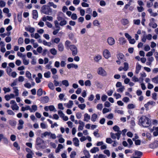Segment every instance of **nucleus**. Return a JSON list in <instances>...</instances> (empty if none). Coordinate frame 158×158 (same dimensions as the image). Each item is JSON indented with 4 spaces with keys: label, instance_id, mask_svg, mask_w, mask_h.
<instances>
[{
    "label": "nucleus",
    "instance_id": "obj_1",
    "mask_svg": "<svg viewBox=\"0 0 158 158\" xmlns=\"http://www.w3.org/2000/svg\"><path fill=\"white\" fill-rule=\"evenodd\" d=\"M139 124L143 127H147L151 125V121L148 117L143 115L139 120Z\"/></svg>",
    "mask_w": 158,
    "mask_h": 158
},
{
    "label": "nucleus",
    "instance_id": "obj_2",
    "mask_svg": "<svg viewBox=\"0 0 158 158\" xmlns=\"http://www.w3.org/2000/svg\"><path fill=\"white\" fill-rule=\"evenodd\" d=\"M44 142L40 137H37L36 140L35 148L37 150L40 149H44L45 148L44 146Z\"/></svg>",
    "mask_w": 158,
    "mask_h": 158
},
{
    "label": "nucleus",
    "instance_id": "obj_3",
    "mask_svg": "<svg viewBox=\"0 0 158 158\" xmlns=\"http://www.w3.org/2000/svg\"><path fill=\"white\" fill-rule=\"evenodd\" d=\"M41 12L44 14L49 15L52 13V9L49 6L47 5H45L42 7Z\"/></svg>",
    "mask_w": 158,
    "mask_h": 158
},
{
    "label": "nucleus",
    "instance_id": "obj_4",
    "mask_svg": "<svg viewBox=\"0 0 158 158\" xmlns=\"http://www.w3.org/2000/svg\"><path fill=\"white\" fill-rule=\"evenodd\" d=\"M69 48L72 52V55L75 56L77 54L78 50L75 45L73 44L71 45Z\"/></svg>",
    "mask_w": 158,
    "mask_h": 158
},
{
    "label": "nucleus",
    "instance_id": "obj_5",
    "mask_svg": "<svg viewBox=\"0 0 158 158\" xmlns=\"http://www.w3.org/2000/svg\"><path fill=\"white\" fill-rule=\"evenodd\" d=\"M97 73L98 74L103 77L106 76L107 75L106 72L102 67H100L98 69Z\"/></svg>",
    "mask_w": 158,
    "mask_h": 158
},
{
    "label": "nucleus",
    "instance_id": "obj_6",
    "mask_svg": "<svg viewBox=\"0 0 158 158\" xmlns=\"http://www.w3.org/2000/svg\"><path fill=\"white\" fill-rule=\"evenodd\" d=\"M103 56L106 59H108L111 57V54L107 49H104L103 52Z\"/></svg>",
    "mask_w": 158,
    "mask_h": 158
},
{
    "label": "nucleus",
    "instance_id": "obj_7",
    "mask_svg": "<svg viewBox=\"0 0 158 158\" xmlns=\"http://www.w3.org/2000/svg\"><path fill=\"white\" fill-rule=\"evenodd\" d=\"M152 37V35L151 34L147 35H144L142 38L141 40L143 42L145 43L147 39L149 40H151Z\"/></svg>",
    "mask_w": 158,
    "mask_h": 158
},
{
    "label": "nucleus",
    "instance_id": "obj_8",
    "mask_svg": "<svg viewBox=\"0 0 158 158\" xmlns=\"http://www.w3.org/2000/svg\"><path fill=\"white\" fill-rule=\"evenodd\" d=\"M107 41L108 44L110 46L113 45L115 43L114 39L111 37H108L107 39Z\"/></svg>",
    "mask_w": 158,
    "mask_h": 158
},
{
    "label": "nucleus",
    "instance_id": "obj_9",
    "mask_svg": "<svg viewBox=\"0 0 158 158\" xmlns=\"http://www.w3.org/2000/svg\"><path fill=\"white\" fill-rule=\"evenodd\" d=\"M79 125L78 127V131H82L85 126V123L82 121L79 120L78 121Z\"/></svg>",
    "mask_w": 158,
    "mask_h": 158
},
{
    "label": "nucleus",
    "instance_id": "obj_10",
    "mask_svg": "<svg viewBox=\"0 0 158 158\" xmlns=\"http://www.w3.org/2000/svg\"><path fill=\"white\" fill-rule=\"evenodd\" d=\"M155 104V102L153 101H150L148 102L147 103L145 104L144 107L146 108V110H148L149 109V106L151 105L154 106Z\"/></svg>",
    "mask_w": 158,
    "mask_h": 158
},
{
    "label": "nucleus",
    "instance_id": "obj_11",
    "mask_svg": "<svg viewBox=\"0 0 158 158\" xmlns=\"http://www.w3.org/2000/svg\"><path fill=\"white\" fill-rule=\"evenodd\" d=\"M24 121L22 119H20L19 120V126L17 127V129L18 130H20L23 128V124Z\"/></svg>",
    "mask_w": 158,
    "mask_h": 158
},
{
    "label": "nucleus",
    "instance_id": "obj_12",
    "mask_svg": "<svg viewBox=\"0 0 158 158\" xmlns=\"http://www.w3.org/2000/svg\"><path fill=\"white\" fill-rule=\"evenodd\" d=\"M41 102L44 103H48L49 101V98L47 96L41 97Z\"/></svg>",
    "mask_w": 158,
    "mask_h": 158
},
{
    "label": "nucleus",
    "instance_id": "obj_13",
    "mask_svg": "<svg viewBox=\"0 0 158 158\" xmlns=\"http://www.w3.org/2000/svg\"><path fill=\"white\" fill-rule=\"evenodd\" d=\"M90 118V116L87 113H85L84 115V121L88 122Z\"/></svg>",
    "mask_w": 158,
    "mask_h": 158
},
{
    "label": "nucleus",
    "instance_id": "obj_14",
    "mask_svg": "<svg viewBox=\"0 0 158 158\" xmlns=\"http://www.w3.org/2000/svg\"><path fill=\"white\" fill-rule=\"evenodd\" d=\"M67 67L68 69H70L71 68H74L75 69H77L78 68V66L77 64L71 63L67 65Z\"/></svg>",
    "mask_w": 158,
    "mask_h": 158
},
{
    "label": "nucleus",
    "instance_id": "obj_15",
    "mask_svg": "<svg viewBox=\"0 0 158 158\" xmlns=\"http://www.w3.org/2000/svg\"><path fill=\"white\" fill-rule=\"evenodd\" d=\"M117 57L118 60H121L122 62H123L124 60L125 61L124 59V56L122 53H120L117 55Z\"/></svg>",
    "mask_w": 158,
    "mask_h": 158
},
{
    "label": "nucleus",
    "instance_id": "obj_16",
    "mask_svg": "<svg viewBox=\"0 0 158 158\" xmlns=\"http://www.w3.org/2000/svg\"><path fill=\"white\" fill-rule=\"evenodd\" d=\"M73 141L74 145L76 147H78L79 145V141L78 139L76 137H75L73 139Z\"/></svg>",
    "mask_w": 158,
    "mask_h": 158
},
{
    "label": "nucleus",
    "instance_id": "obj_17",
    "mask_svg": "<svg viewBox=\"0 0 158 158\" xmlns=\"http://www.w3.org/2000/svg\"><path fill=\"white\" fill-rule=\"evenodd\" d=\"M152 131H154L153 135L155 136H156L158 135V127H153L152 129Z\"/></svg>",
    "mask_w": 158,
    "mask_h": 158
},
{
    "label": "nucleus",
    "instance_id": "obj_18",
    "mask_svg": "<svg viewBox=\"0 0 158 158\" xmlns=\"http://www.w3.org/2000/svg\"><path fill=\"white\" fill-rule=\"evenodd\" d=\"M119 44L122 45L124 44L127 42V40L125 39L123 37L119 38Z\"/></svg>",
    "mask_w": 158,
    "mask_h": 158
},
{
    "label": "nucleus",
    "instance_id": "obj_19",
    "mask_svg": "<svg viewBox=\"0 0 158 158\" xmlns=\"http://www.w3.org/2000/svg\"><path fill=\"white\" fill-rule=\"evenodd\" d=\"M102 59V56L100 54L96 55L94 58V60L96 62H98Z\"/></svg>",
    "mask_w": 158,
    "mask_h": 158
},
{
    "label": "nucleus",
    "instance_id": "obj_20",
    "mask_svg": "<svg viewBox=\"0 0 158 158\" xmlns=\"http://www.w3.org/2000/svg\"><path fill=\"white\" fill-rule=\"evenodd\" d=\"M141 68V66L138 63H137L136 64V69L135 72L136 74H138Z\"/></svg>",
    "mask_w": 158,
    "mask_h": 158
},
{
    "label": "nucleus",
    "instance_id": "obj_21",
    "mask_svg": "<svg viewBox=\"0 0 158 158\" xmlns=\"http://www.w3.org/2000/svg\"><path fill=\"white\" fill-rule=\"evenodd\" d=\"M60 116L62 118L63 120L65 121L68 120V117L65 116V114L62 112L60 111Z\"/></svg>",
    "mask_w": 158,
    "mask_h": 158
},
{
    "label": "nucleus",
    "instance_id": "obj_22",
    "mask_svg": "<svg viewBox=\"0 0 158 158\" xmlns=\"http://www.w3.org/2000/svg\"><path fill=\"white\" fill-rule=\"evenodd\" d=\"M33 18L36 19L38 17V14L36 10H33L32 11Z\"/></svg>",
    "mask_w": 158,
    "mask_h": 158
},
{
    "label": "nucleus",
    "instance_id": "obj_23",
    "mask_svg": "<svg viewBox=\"0 0 158 158\" xmlns=\"http://www.w3.org/2000/svg\"><path fill=\"white\" fill-rule=\"evenodd\" d=\"M148 11L150 14L151 16L153 17H156L158 15V14L157 13H153V12L151 8H149L148 9Z\"/></svg>",
    "mask_w": 158,
    "mask_h": 158
},
{
    "label": "nucleus",
    "instance_id": "obj_24",
    "mask_svg": "<svg viewBox=\"0 0 158 158\" xmlns=\"http://www.w3.org/2000/svg\"><path fill=\"white\" fill-rule=\"evenodd\" d=\"M121 23L124 26L128 25L129 23V20L127 19H123L121 20Z\"/></svg>",
    "mask_w": 158,
    "mask_h": 158
},
{
    "label": "nucleus",
    "instance_id": "obj_25",
    "mask_svg": "<svg viewBox=\"0 0 158 158\" xmlns=\"http://www.w3.org/2000/svg\"><path fill=\"white\" fill-rule=\"evenodd\" d=\"M25 30L27 31H29L31 33H33L35 31V28L33 27H26L25 28Z\"/></svg>",
    "mask_w": 158,
    "mask_h": 158
},
{
    "label": "nucleus",
    "instance_id": "obj_26",
    "mask_svg": "<svg viewBox=\"0 0 158 158\" xmlns=\"http://www.w3.org/2000/svg\"><path fill=\"white\" fill-rule=\"evenodd\" d=\"M0 45L2 46L1 48V51L3 53L5 52L6 50L5 48L4 47L5 46L4 42L1 41L0 43Z\"/></svg>",
    "mask_w": 158,
    "mask_h": 158
},
{
    "label": "nucleus",
    "instance_id": "obj_27",
    "mask_svg": "<svg viewBox=\"0 0 158 158\" xmlns=\"http://www.w3.org/2000/svg\"><path fill=\"white\" fill-rule=\"evenodd\" d=\"M99 151V149L97 147H94L92 148L90 152L92 153H95Z\"/></svg>",
    "mask_w": 158,
    "mask_h": 158
},
{
    "label": "nucleus",
    "instance_id": "obj_28",
    "mask_svg": "<svg viewBox=\"0 0 158 158\" xmlns=\"http://www.w3.org/2000/svg\"><path fill=\"white\" fill-rule=\"evenodd\" d=\"M73 104V102L72 101L70 100L69 101V102L66 104V106L68 108H70L72 107Z\"/></svg>",
    "mask_w": 158,
    "mask_h": 158
},
{
    "label": "nucleus",
    "instance_id": "obj_29",
    "mask_svg": "<svg viewBox=\"0 0 158 158\" xmlns=\"http://www.w3.org/2000/svg\"><path fill=\"white\" fill-rule=\"evenodd\" d=\"M152 82L156 84H158V75L152 79Z\"/></svg>",
    "mask_w": 158,
    "mask_h": 158
},
{
    "label": "nucleus",
    "instance_id": "obj_30",
    "mask_svg": "<svg viewBox=\"0 0 158 158\" xmlns=\"http://www.w3.org/2000/svg\"><path fill=\"white\" fill-rule=\"evenodd\" d=\"M61 84L65 87H68L69 85V82L67 80H64L61 82Z\"/></svg>",
    "mask_w": 158,
    "mask_h": 158
},
{
    "label": "nucleus",
    "instance_id": "obj_31",
    "mask_svg": "<svg viewBox=\"0 0 158 158\" xmlns=\"http://www.w3.org/2000/svg\"><path fill=\"white\" fill-rule=\"evenodd\" d=\"M98 118V115L96 114H93L91 116V120L93 122H95Z\"/></svg>",
    "mask_w": 158,
    "mask_h": 158
},
{
    "label": "nucleus",
    "instance_id": "obj_32",
    "mask_svg": "<svg viewBox=\"0 0 158 158\" xmlns=\"http://www.w3.org/2000/svg\"><path fill=\"white\" fill-rule=\"evenodd\" d=\"M23 39L22 37L19 38L18 40V44L19 45H21L23 43Z\"/></svg>",
    "mask_w": 158,
    "mask_h": 158
},
{
    "label": "nucleus",
    "instance_id": "obj_33",
    "mask_svg": "<svg viewBox=\"0 0 158 158\" xmlns=\"http://www.w3.org/2000/svg\"><path fill=\"white\" fill-rule=\"evenodd\" d=\"M95 84L97 87L98 88L101 89L102 87V85L99 82L96 81L95 82Z\"/></svg>",
    "mask_w": 158,
    "mask_h": 158
},
{
    "label": "nucleus",
    "instance_id": "obj_34",
    "mask_svg": "<svg viewBox=\"0 0 158 158\" xmlns=\"http://www.w3.org/2000/svg\"><path fill=\"white\" fill-rule=\"evenodd\" d=\"M78 107L81 110H84L85 108L86 105L85 104H80L78 105Z\"/></svg>",
    "mask_w": 158,
    "mask_h": 158
},
{
    "label": "nucleus",
    "instance_id": "obj_35",
    "mask_svg": "<svg viewBox=\"0 0 158 158\" xmlns=\"http://www.w3.org/2000/svg\"><path fill=\"white\" fill-rule=\"evenodd\" d=\"M135 107V106L133 104H129L127 105V108L128 109H134Z\"/></svg>",
    "mask_w": 158,
    "mask_h": 158
},
{
    "label": "nucleus",
    "instance_id": "obj_36",
    "mask_svg": "<svg viewBox=\"0 0 158 158\" xmlns=\"http://www.w3.org/2000/svg\"><path fill=\"white\" fill-rule=\"evenodd\" d=\"M43 90L41 88L39 89L37 91V95L39 96H41L43 94Z\"/></svg>",
    "mask_w": 158,
    "mask_h": 158
},
{
    "label": "nucleus",
    "instance_id": "obj_37",
    "mask_svg": "<svg viewBox=\"0 0 158 158\" xmlns=\"http://www.w3.org/2000/svg\"><path fill=\"white\" fill-rule=\"evenodd\" d=\"M84 84L86 86H88L89 87H90L91 85V81L89 80H87L85 82Z\"/></svg>",
    "mask_w": 158,
    "mask_h": 158
},
{
    "label": "nucleus",
    "instance_id": "obj_38",
    "mask_svg": "<svg viewBox=\"0 0 158 158\" xmlns=\"http://www.w3.org/2000/svg\"><path fill=\"white\" fill-rule=\"evenodd\" d=\"M67 24V21L64 19H61L60 22V25L63 26Z\"/></svg>",
    "mask_w": 158,
    "mask_h": 158
},
{
    "label": "nucleus",
    "instance_id": "obj_39",
    "mask_svg": "<svg viewBox=\"0 0 158 158\" xmlns=\"http://www.w3.org/2000/svg\"><path fill=\"white\" fill-rule=\"evenodd\" d=\"M48 87L52 90H53L54 89L55 87L54 85L52 82H49L48 85Z\"/></svg>",
    "mask_w": 158,
    "mask_h": 158
},
{
    "label": "nucleus",
    "instance_id": "obj_40",
    "mask_svg": "<svg viewBox=\"0 0 158 158\" xmlns=\"http://www.w3.org/2000/svg\"><path fill=\"white\" fill-rule=\"evenodd\" d=\"M17 19L18 21L20 23L22 21V15L21 14L18 13L17 14Z\"/></svg>",
    "mask_w": 158,
    "mask_h": 158
},
{
    "label": "nucleus",
    "instance_id": "obj_41",
    "mask_svg": "<svg viewBox=\"0 0 158 158\" xmlns=\"http://www.w3.org/2000/svg\"><path fill=\"white\" fill-rule=\"evenodd\" d=\"M124 67H123L124 70V71H127L129 68L128 63L127 62H124Z\"/></svg>",
    "mask_w": 158,
    "mask_h": 158
},
{
    "label": "nucleus",
    "instance_id": "obj_42",
    "mask_svg": "<svg viewBox=\"0 0 158 158\" xmlns=\"http://www.w3.org/2000/svg\"><path fill=\"white\" fill-rule=\"evenodd\" d=\"M85 155V156L89 158L90 156V155L89 152L87 150H84L83 151Z\"/></svg>",
    "mask_w": 158,
    "mask_h": 158
},
{
    "label": "nucleus",
    "instance_id": "obj_43",
    "mask_svg": "<svg viewBox=\"0 0 158 158\" xmlns=\"http://www.w3.org/2000/svg\"><path fill=\"white\" fill-rule=\"evenodd\" d=\"M132 80L134 82H137L139 81V79L136 76H134L133 77H132Z\"/></svg>",
    "mask_w": 158,
    "mask_h": 158
},
{
    "label": "nucleus",
    "instance_id": "obj_44",
    "mask_svg": "<svg viewBox=\"0 0 158 158\" xmlns=\"http://www.w3.org/2000/svg\"><path fill=\"white\" fill-rule=\"evenodd\" d=\"M113 96L114 97H115L116 99H117L120 98L121 97V96L120 94L118 93H115L114 94Z\"/></svg>",
    "mask_w": 158,
    "mask_h": 158
},
{
    "label": "nucleus",
    "instance_id": "obj_45",
    "mask_svg": "<svg viewBox=\"0 0 158 158\" xmlns=\"http://www.w3.org/2000/svg\"><path fill=\"white\" fill-rule=\"evenodd\" d=\"M26 77L28 78L29 79H31V74L28 71H27L26 73Z\"/></svg>",
    "mask_w": 158,
    "mask_h": 158
},
{
    "label": "nucleus",
    "instance_id": "obj_46",
    "mask_svg": "<svg viewBox=\"0 0 158 158\" xmlns=\"http://www.w3.org/2000/svg\"><path fill=\"white\" fill-rule=\"evenodd\" d=\"M51 41L52 43H58L59 42V38H55L54 39H52L51 40Z\"/></svg>",
    "mask_w": 158,
    "mask_h": 158
},
{
    "label": "nucleus",
    "instance_id": "obj_47",
    "mask_svg": "<svg viewBox=\"0 0 158 158\" xmlns=\"http://www.w3.org/2000/svg\"><path fill=\"white\" fill-rule=\"evenodd\" d=\"M122 100L125 103H127L130 101V99L127 97H125L123 98Z\"/></svg>",
    "mask_w": 158,
    "mask_h": 158
},
{
    "label": "nucleus",
    "instance_id": "obj_48",
    "mask_svg": "<svg viewBox=\"0 0 158 158\" xmlns=\"http://www.w3.org/2000/svg\"><path fill=\"white\" fill-rule=\"evenodd\" d=\"M76 116L77 119H79L81 118L82 117V114L81 113L78 112L76 114Z\"/></svg>",
    "mask_w": 158,
    "mask_h": 158
},
{
    "label": "nucleus",
    "instance_id": "obj_49",
    "mask_svg": "<svg viewBox=\"0 0 158 158\" xmlns=\"http://www.w3.org/2000/svg\"><path fill=\"white\" fill-rule=\"evenodd\" d=\"M103 108V105L102 104L99 103L97 105V108L100 110H101Z\"/></svg>",
    "mask_w": 158,
    "mask_h": 158
},
{
    "label": "nucleus",
    "instance_id": "obj_50",
    "mask_svg": "<svg viewBox=\"0 0 158 158\" xmlns=\"http://www.w3.org/2000/svg\"><path fill=\"white\" fill-rule=\"evenodd\" d=\"M93 24L94 26H98L100 25L98 21L97 20H95L94 21Z\"/></svg>",
    "mask_w": 158,
    "mask_h": 158
},
{
    "label": "nucleus",
    "instance_id": "obj_51",
    "mask_svg": "<svg viewBox=\"0 0 158 158\" xmlns=\"http://www.w3.org/2000/svg\"><path fill=\"white\" fill-rule=\"evenodd\" d=\"M50 72H48L47 73H44V77L47 78H49L50 77Z\"/></svg>",
    "mask_w": 158,
    "mask_h": 158
},
{
    "label": "nucleus",
    "instance_id": "obj_52",
    "mask_svg": "<svg viewBox=\"0 0 158 158\" xmlns=\"http://www.w3.org/2000/svg\"><path fill=\"white\" fill-rule=\"evenodd\" d=\"M50 51L51 53L54 55H56V51L54 48L51 49Z\"/></svg>",
    "mask_w": 158,
    "mask_h": 158
},
{
    "label": "nucleus",
    "instance_id": "obj_53",
    "mask_svg": "<svg viewBox=\"0 0 158 158\" xmlns=\"http://www.w3.org/2000/svg\"><path fill=\"white\" fill-rule=\"evenodd\" d=\"M71 18L73 20H76L77 19V16L76 14H73L71 16Z\"/></svg>",
    "mask_w": 158,
    "mask_h": 158
},
{
    "label": "nucleus",
    "instance_id": "obj_54",
    "mask_svg": "<svg viewBox=\"0 0 158 158\" xmlns=\"http://www.w3.org/2000/svg\"><path fill=\"white\" fill-rule=\"evenodd\" d=\"M133 23L135 24L139 25L140 23V20L139 19L134 20Z\"/></svg>",
    "mask_w": 158,
    "mask_h": 158
},
{
    "label": "nucleus",
    "instance_id": "obj_55",
    "mask_svg": "<svg viewBox=\"0 0 158 158\" xmlns=\"http://www.w3.org/2000/svg\"><path fill=\"white\" fill-rule=\"evenodd\" d=\"M14 147L17 148V150H19L20 149V146L19 145L18 143L16 142H15L13 143Z\"/></svg>",
    "mask_w": 158,
    "mask_h": 158
},
{
    "label": "nucleus",
    "instance_id": "obj_56",
    "mask_svg": "<svg viewBox=\"0 0 158 158\" xmlns=\"http://www.w3.org/2000/svg\"><path fill=\"white\" fill-rule=\"evenodd\" d=\"M125 88L124 86H122L120 88H119L117 89V91L118 92L122 93L124 90Z\"/></svg>",
    "mask_w": 158,
    "mask_h": 158
},
{
    "label": "nucleus",
    "instance_id": "obj_57",
    "mask_svg": "<svg viewBox=\"0 0 158 158\" xmlns=\"http://www.w3.org/2000/svg\"><path fill=\"white\" fill-rule=\"evenodd\" d=\"M49 110L50 111H54V112H56V110H55V108L54 106L53 105H50L49 106Z\"/></svg>",
    "mask_w": 158,
    "mask_h": 158
},
{
    "label": "nucleus",
    "instance_id": "obj_58",
    "mask_svg": "<svg viewBox=\"0 0 158 158\" xmlns=\"http://www.w3.org/2000/svg\"><path fill=\"white\" fill-rule=\"evenodd\" d=\"M103 152L104 154H106L107 156L108 157L110 156V151L108 150H105L103 151Z\"/></svg>",
    "mask_w": 158,
    "mask_h": 158
},
{
    "label": "nucleus",
    "instance_id": "obj_59",
    "mask_svg": "<svg viewBox=\"0 0 158 158\" xmlns=\"http://www.w3.org/2000/svg\"><path fill=\"white\" fill-rule=\"evenodd\" d=\"M108 97L106 95H103L101 97V99L102 101L103 102L105 101L107 99Z\"/></svg>",
    "mask_w": 158,
    "mask_h": 158
},
{
    "label": "nucleus",
    "instance_id": "obj_60",
    "mask_svg": "<svg viewBox=\"0 0 158 158\" xmlns=\"http://www.w3.org/2000/svg\"><path fill=\"white\" fill-rule=\"evenodd\" d=\"M8 114L10 115H14V112L10 110H8L7 111Z\"/></svg>",
    "mask_w": 158,
    "mask_h": 158
},
{
    "label": "nucleus",
    "instance_id": "obj_61",
    "mask_svg": "<svg viewBox=\"0 0 158 158\" xmlns=\"http://www.w3.org/2000/svg\"><path fill=\"white\" fill-rule=\"evenodd\" d=\"M76 155V152L75 151H73L70 155V157L71 158H74Z\"/></svg>",
    "mask_w": 158,
    "mask_h": 158
},
{
    "label": "nucleus",
    "instance_id": "obj_62",
    "mask_svg": "<svg viewBox=\"0 0 158 158\" xmlns=\"http://www.w3.org/2000/svg\"><path fill=\"white\" fill-rule=\"evenodd\" d=\"M5 5L6 3L5 2L2 0L0 1V7H4L5 6Z\"/></svg>",
    "mask_w": 158,
    "mask_h": 158
},
{
    "label": "nucleus",
    "instance_id": "obj_63",
    "mask_svg": "<svg viewBox=\"0 0 158 158\" xmlns=\"http://www.w3.org/2000/svg\"><path fill=\"white\" fill-rule=\"evenodd\" d=\"M113 141L110 138H107L106 139V142L109 144H111L113 142Z\"/></svg>",
    "mask_w": 158,
    "mask_h": 158
},
{
    "label": "nucleus",
    "instance_id": "obj_64",
    "mask_svg": "<svg viewBox=\"0 0 158 158\" xmlns=\"http://www.w3.org/2000/svg\"><path fill=\"white\" fill-rule=\"evenodd\" d=\"M129 43L131 44H134L135 42V40L134 39H132L131 38L129 40H128Z\"/></svg>",
    "mask_w": 158,
    "mask_h": 158
}]
</instances>
